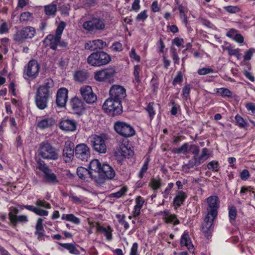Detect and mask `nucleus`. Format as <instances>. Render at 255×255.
<instances>
[{"label": "nucleus", "mask_w": 255, "mask_h": 255, "mask_svg": "<svg viewBox=\"0 0 255 255\" xmlns=\"http://www.w3.org/2000/svg\"><path fill=\"white\" fill-rule=\"evenodd\" d=\"M114 129L124 138L119 140L114 155L119 163L122 164L124 159H126L128 152V124L123 122H117L115 123Z\"/></svg>", "instance_id": "f257e3e1"}, {"label": "nucleus", "mask_w": 255, "mask_h": 255, "mask_svg": "<svg viewBox=\"0 0 255 255\" xmlns=\"http://www.w3.org/2000/svg\"><path fill=\"white\" fill-rule=\"evenodd\" d=\"M102 109L105 113L112 117L120 115L123 112L121 103L110 97L104 103Z\"/></svg>", "instance_id": "f03ea898"}, {"label": "nucleus", "mask_w": 255, "mask_h": 255, "mask_svg": "<svg viewBox=\"0 0 255 255\" xmlns=\"http://www.w3.org/2000/svg\"><path fill=\"white\" fill-rule=\"evenodd\" d=\"M111 60V56L104 51H97L90 54L87 62L93 66H101L108 64Z\"/></svg>", "instance_id": "7ed1b4c3"}, {"label": "nucleus", "mask_w": 255, "mask_h": 255, "mask_svg": "<svg viewBox=\"0 0 255 255\" xmlns=\"http://www.w3.org/2000/svg\"><path fill=\"white\" fill-rule=\"evenodd\" d=\"M37 152L39 156L45 159L55 160L59 156L56 149L47 142H42L39 144Z\"/></svg>", "instance_id": "20e7f679"}, {"label": "nucleus", "mask_w": 255, "mask_h": 255, "mask_svg": "<svg viewBox=\"0 0 255 255\" xmlns=\"http://www.w3.org/2000/svg\"><path fill=\"white\" fill-rule=\"evenodd\" d=\"M65 26V22L61 21L56 29L55 34H49L45 38L44 42L46 43L47 45L48 44L50 49L53 50H56L58 42L61 40V36Z\"/></svg>", "instance_id": "39448f33"}, {"label": "nucleus", "mask_w": 255, "mask_h": 255, "mask_svg": "<svg viewBox=\"0 0 255 255\" xmlns=\"http://www.w3.org/2000/svg\"><path fill=\"white\" fill-rule=\"evenodd\" d=\"M83 28L91 33L103 30L105 28V20L100 17H92L83 23Z\"/></svg>", "instance_id": "423d86ee"}, {"label": "nucleus", "mask_w": 255, "mask_h": 255, "mask_svg": "<svg viewBox=\"0 0 255 255\" xmlns=\"http://www.w3.org/2000/svg\"><path fill=\"white\" fill-rule=\"evenodd\" d=\"M38 168L43 172L44 175L43 180L45 183L50 184H55L58 183L56 175L46 165L45 162L41 159L37 161Z\"/></svg>", "instance_id": "0eeeda50"}, {"label": "nucleus", "mask_w": 255, "mask_h": 255, "mask_svg": "<svg viewBox=\"0 0 255 255\" xmlns=\"http://www.w3.org/2000/svg\"><path fill=\"white\" fill-rule=\"evenodd\" d=\"M40 65L35 60H31L25 66L23 72V77L25 79L33 80L38 75Z\"/></svg>", "instance_id": "6e6552de"}, {"label": "nucleus", "mask_w": 255, "mask_h": 255, "mask_svg": "<svg viewBox=\"0 0 255 255\" xmlns=\"http://www.w3.org/2000/svg\"><path fill=\"white\" fill-rule=\"evenodd\" d=\"M89 141L93 149L100 153H105L107 151V146L103 138L97 134L91 135Z\"/></svg>", "instance_id": "1a4fd4ad"}, {"label": "nucleus", "mask_w": 255, "mask_h": 255, "mask_svg": "<svg viewBox=\"0 0 255 255\" xmlns=\"http://www.w3.org/2000/svg\"><path fill=\"white\" fill-rule=\"evenodd\" d=\"M35 28L31 26H26L18 31L13 35V40L16 42L22 43L27 38H32L35 34Z\"/></svg>", "instance_id": "9d476101"}, {"label": "nucleus", "mask_w": 255, "mask_h": 255, "mask_svg": "<svg viewBox=\"0 0 255 255\" xmlns=\"http://www.w3.org/2000/svg\"><path fill=\"white\" fill-rule=\"evenodd\" d=\"M206 201L207 203V215L217 217L220 206V201L218 197L211 196L206 199Z\"/></svg>", "instance_id": "9b49d317"}, {"label": "nucleus", "mask_w": 255, "mask_h": 255, "mask_svg": "<svg viewBox=\"0 0 255 255\" xmlns=\"http://www.w3.org/2000/svg\"><path fill=\"white\" fill-rule=\"evenodd\" d=\"M115 73V70L113 68H105L97 71L95 73L94 78L97 81L110 82Z\"/></svg>", "instance_id": "f8f14e48"}, {"label": "nucleus", "mask_w": 255, "mask_h": 255, "mask_svg": "<svg viewBox=\"0 0 255 255\" xmlns=\"http://www.w3.org/2000/svg\"><path fill=\"white\" fill-rule=\"evenodd\" d=\"M110 98L120 102L127 96L126 89L119 85H113L109 90Z\"/></svg>", "instance_id": "ddd939ff"}, {"label": "nucleus", "mask_w": 255, "mask_h": 255, "mask_svg": "<svg viewBox=\"0 0 255 255\" xmlns=\"http://www.w3.org/2000/svg\"><path fill=\"white\" fill-rule=\"evenodd\" d=\"M50 94H46L44 91H36L35 96V103L40 110H44L47 107L48 99Z\"/></svg>", "instance_id": "4468645a"}, {"label": "nucleus", "mask_w": 255, "mask_h": 255, "mask_svg": "<svg viewBox=\"0 0 255 255\" xmlns=\"http://www.w3.org/2000/svg\"><path fill=\"white\" fill-rule=\"evenodd\" d=\"M76 157L83 161H87L90 156L89 147L85 144H78L75 148Z\"/></svg>", "instance_id": "2eb2a0df"}, {"label": "nucleus", "mask_w": 255, "mask_h": 255, "mask_svg": "<svg viewBox=\"0 0 255 255\" xmlns=\"http://www.w3.org/2000/svg\"><path fill=\"white\" fill-rule=\"evenodd\" d=\"M83 100L88 104H93L97 101V96L89 86H83L80 90Z\"/></svg>", "instance_id": "dca6fc26"}, {"label": "nucleus", "mask_w": 255, "mask_h": 255, "mask_svg": "<svg viewBox=\"0 0 255 255\" xmlns=\"http://www.w3.org/2000/svg\"><path fill=\"white\" fill-rule=\"evenodd\" d=\"M74 144L70 140L65 141L63 149V156L65 162L71 161L74 156Z\"/></svg>", "instance_id": "f3484780"}, {"label": "nucleus", "mask_w": 255, "mask_h": 255, "mask_svg": "<svg viewBox=\"0 0 255 255\" xmlns=\"http://www.w3.org/2000/svg\"><path fill=\"white\" fill-rule=\"evenodd\" d=\"M68 90L65 88L59 89L56 94V103L59 108L65 106L68 99Z\"/></svg>", "instance_id": "a211bd4d"}, {"label": "nucleus", "mask_w": 255, "mask_h": 255, "mask_svg": "<svg viewBox=\"0 0 255 255\" xmlns=\"http://www.w3.org/2000/svg\"><path fill=\"white\" fill-rule=\"evenodd\" d=\"M217 217L206 215L202 225V230L206 234H210L213 230V223Z\"/></svg>", "instance_id": "6ab92c4d"}, {"label": "nucleus", "mask_w": 255, "mask_h": 255, "mask_svg": "<svg viewBox=\"0 0 255 255\" xmlns=\"http://www.w3.org/2000/svg\"><path fill=\"white\" fill-rule=\"evenodd\" d=\"M77 124L74 120L65 119L62 120L59 123L60 128L64 131H75Z\"/></svg>", "instance_id": "aec40b11"}, {"label": "nucleus", "mask_w": 255, "mask_h": 255, "mask_svg": "<svg viewBox=\"0 0 255 255\" xmlns=\"http://www.w3.org/2000/svg\"><path fill=\"white\" fill-rule=\"evenodd\" d=\"M70 105L73 111L78 115H81L85 109L84 104L77 97H74L71 100Z\"/></svg>", "instance_id": "412c9836"}, {"label": "nucleus", "mask_w": 255, "mask_h": 255, "mask_svg": "<svg viewBox=\"0 0 255 255\" xmlns=\"http://www.w3.org/2000/svg\"><path fill=\"white\" fill-rule=\"evenodd\" d=\"M106 46V42L101 39L90 41L85 44V48L90 51H94L97 49H103Z\"/></svg>", "instance_id": "4be33fe9"}, {"label": "nucleus", "mask_w": 255, "mask_h": 255, "mask_svg": "<svg viewBox=\"0 0 255 255\" xmlns=\"http://www.w3.org/2000/svg\"><path fill=\"white\" fill-rule=\"evenodd\" d=\"M99 175L104 176V179H112L115 176V171L109 164L104 163L102 165Z\"/></svg>", "instance_id": "5701e85b"}, {"label": "nucleus", "mask_w": 255, "mask_h": 255, "mask_svg": "<svg viewBox=\"0 0 255 255\" xmlns=\"http://www.w3.org/2000/svg\"><path fill=\"white\" fill-rule=\"evenodd\" d=\"M43 219L38 218L35 226V231L34 234L37 236V239L39 241H44L45 230L44 229L43 224Z\"/></svg>", "instance_id": "b1692460"}, {"label": "nucleus", "mask_w": 255, "mask_h": 255, "mask_svg": "<svg viewBox=\"0 0 255 255\" xmlns=\"http://www.w3.org/2000/svg\"><path fill=\"white\" fill-rule=\"evenodd\" d=\"M180 245L182 246H186L190 253H194V246L192 244L187 232H184L182 235L180 240Z\"/></svg>", "instance_id": "393cba45"}, {"label": "nucleus", "mask_w": 255, "mask_h": 255, "mask_svg": "<svg viewBox=\"0 0 255 255\" xmlns=\"http://www.w3.org/2000/svg\"><path fill=\"white\" fill-rule=\"evenodd\" d=\"M55 124V120L52 117H44L38 122L37 127L40 129H45L53 126Z\"/></svg>", "instance_id": "a878e982"}, {"label": "nucleus", "mask_w": 255, "mask_h": 255, "mask_svg": "<svg viewBox=\"0 0 255 255\" xmlns=\"http://www.w3.org/2000/svg\"><path fill=\"white\" fill-rule=\"evenodd\" d=\"M54 86V82L52 79L51 78L46 79L44 83L40 85L37 89V91L41 92V91H44L47 94H50V89Z\"/></svg>", "instance_id": "bb28decb"}, {"label": "nucleus", "mask_w": 255, "mask_h": 255, "mask_svg": "<svg viewBox=\"0 0 255 255\" xmlns=\"http://www.w3.org/2000/svg\"><path fill=\"white\" fill-rule=\"evenodd\" d=\"M77 174L80 178L85 180L86 177H96L95 175L93 174V172L88 170L83 167H79L77 169Z\"/></svg>", "instance_id": "cd10ccee"}, {"label": "nucleus", "mask_w": 255, "mask_h": 255, "mask_svg": "<svg viewBox=\"0 0 255 255\" xmlns=\"http://www.w3.org/2000/svg\"><path fill=\"white\" fill-rule=\"evenodd\" d=\"M9 219L13 226H16L17 222H26L28 221L27 218L25 215L16 216L9 212L8 214Z\"/></svg>", "instance_id": "c85d7f7f"}, {"label": "nucleus", "mask_w": 255, "mask_h": 255, "mask_svg": "<svg viewBox=\"0 0 255 255\" xmlns=\"http://www.w3.org/2000/svg\"><path fill=\"white\" fill-rule=\"evenodd\" d=\"M73 77L75 81L83 83L88 79V74L86 71L79 70L75 72Z\"/></svg>", "instance_id": "c756f323"}, {"label": "nucleus", "mask_w": 255, "mask_h": 255, "mask_svg": "<svg viewBox=\"0 0 255 255\" xmlns=\"http://www.w3.org/2000/svg\"><path fill=\"white\" fill-rule=\"evenodd\" d=\"M186 198L187 196L184 192L178 191L173 200L174 206L178 207L181 206Z\"/></svg>", "instance_id": "7c9ffc66"}, {"label": "nucleus", "mask_w": 255, "mask_h": 255, "mask_svg": "<svg viewBox=\"0 0 255 255\" xmlns=\"http://www.w3.org/2000/svg\"><path fill=\"white\" fill-rule=\"evenodd\" d=\"M144 201L140 196H138L135 199V205L134 207V211H133V216L134 217L138 216L140 213V210L143 206Z\"/></svg>", "instance_id": "2f4dec72"}, {"label": "nucleus", "mask_w": 255, "mask_h": 255, "mask_svg": "<svg viewBox=\"0 0 255 255\" xmlns=\"http://www.w3.org/2000/svg\"><path fill=\"white\" fill-rule=\"evenodd\" d=\"M102 165L99 160L95 159L92 160L89 164L90 171H93L99 175Z\"/></svg>", "instance_id": "473e14b6"}, {"label": "nucleus", "mask_w": 255, "mask_h": 255, "mask_svg": "<svg viewBox=\"0 0 255 255\" xmlns=\"http://www.w3.org/2000/svg\"><path fill=\"white\" fill-rule=\"evenodd\" d=\"M45 14L48 16H54L57 11V5L51 3L44 6Z\"/></svg>", "instance_id": "72a5a7b5"}, {"label": "nucleus", "mask_w": 255, "mask_h": 255, "mask_svg": "<svg viewBox=\"0 0 255 255\" xmlns=\"http://www.w3.org/2000/svg\"><path fill=\"white\" fill-rule=\"evenodd\" d=\"M59 245L63 248L68 250L71 254L75 255H79V251L76 249L75 246L72 244L69 243H59Z\"/></svg>", "instance_id": "f704fd0d"}, {"label": "nucleus", "mask_w": 255, "mask_h": 255, "mask_svg": "<svg viewBox=\"0 0 255 255\" xmlns=\"http://www.w3.org/2000/svg\"><path fill=\"white\" fill-rule=\"evenodd\" d=\"M189 148V144L185 143L180 147L173 149V152L178 154L181 153L186 154L188 153Z\"/></svg>", "instance_id": "c9c22d12"}, {"label": "nucleus", "mask_w": 255, "mask_h": 255, "mask_svg": "<svg viewBox=\"0 0 255 255\" xmlns=\"http://www.w3.org/2000/svg\"><path fill=\"white\" fill-rule=\"evenodd\" d=\"M148 16V10L144 9L136 15L135 18V20L137 22H144L147 18Z\"/></svg>", "instance_id": "e433bc0d"}, {"label": "nucleus", "mask_w": 255, "mask_h": 255, "mask_svg": "<svg viewBox=\"0 0 255 255\" xmlns=\"http://www.w3.org/2000/svg\"><path fill=\"white\" fill-rule=\"evenodd\" d=\"M209 157V150L208 149L205 147L203 148L201 154L198 156H197V159L199 161H200V164L204 162L205 160H206Z\"/></svg>", "instance_id": "4c0bfd02"}, {"label": "nucleus", "mask_w": 255, "mask_h": 255, "mask_svg": "<svg viewBox=\"0 0 255 255\" xmlns=\"http://www.w3.org/2000/svg\"><path fill=\"white\" fill-rule=\"evenodd\" d=\"M33 19L32 14L29 12L26 11L22 12L19 18L20 22H25L28 21H31Z\"/></svg>", "instance_id": "58836bf2"}, {"label": "nucleus", "mask_w": 255, "mask_h": 255, "mask_svg": "<svg viewBox=\"0 0 255 255\" xmlns=\"http://www.w3.org/2000/svg\"><path fill=\"white\" fill-rule=\"evenodd\" d=\"M217 93H219L222 97L228 98L232 97V92L228 89L221 88L217 89Z\"/></svg>", "instance_id": "ea45409f"}, {"label": "nucleus", "mask_w": 255, "mask_h": 255, "mask_svg": "<svg viewBox=\"0 0 255 255\" xmlns=\"http://www.w3.org/2000/svg\"><path fill=\"white\" fill-rule=\"evenodd\" d=\"M129 56L132 62L139 63L140 61V56L136 52L135 49L132 47L129 53Z\"/></svg>", "instance_id": "a19ab883"}, {"label": "nucleus", "mask_w": 255, "mask_h": 255, "mask_svg": "<svg viewBox=\"0 0 255 255\" xmlns=\"http://www.w3.org/2000/svg\"><path fill=\"white\" fill-rule=\"evenodd\" d=\"M148 185L153 190H156L160 187L161 182L160 180L153 178L150 179Z\"/></svg>", "instance_id": "79ce46f5"}, {"label": "nucleus", "mask_w": 255, "mask_h": 255, "mask_svg": "<svg viewBox=\"0 0 255 255\" xmlns=\"http://www.w3.org/2000/svg\"><path fill=\"white\" fill-rule=\"evenodd\" d=\"M226 50H227L230 56H235L237 57L238 59L240 58V54L239 49H234L231 46H228L226 47Z\"/></svg>", "instance_id": "37998d69"}, {"label": "nucleus", "mask_w": 255, "mask_h": 255, "mask_svg": "<svg viewBox=\"0 0 255 255\" xmlns=\"http://www.w3.org/2000/svg\"><path fill=\"white\" fill-rule=\"evenodd\" d=\"M235 121L239 127L242 128H245L247 126V123L244 119L239 115H237L235 117Z\"/></svg>", "instance_id": "c03bdc74"}, {"label": "nucleus", "mask_w": 255, "mask_h": 255, "mask_svg": "<svg viewBox=\"0 0 255 255\" xmlns=\"http://www.w3.org/2000/svg\"><path fill=\"white\" fill-rule=\"evenodd\" d=\"M224 9L230 13H235L240 11L241 8L238 6L229 5L224 7Z\"/></svg>", "instance_id": "a18cd8bd"}, {"label": "nucleus", "mask_w": 255, "mask_h": 255, "mask_svg": "<svg viewBox=\"0 0 255 255\" xmlns=\"http://www.w3.org/2000/svg\"><path fill=\"white\" fill-rule=\"evenodd\" d=\"M229 216L231 222L235 220L237 217V209L235 206H231L229 208Z\"/></svg>", "instance_id": "49530a36"}, {"label": "nucleus", "mask_w": 255, "mask_h": 255, "mask_svg": "<svg viewBox=\"0 0 255 255\" xmlns=\"http://www.w3.org/2000/svg\"><path fill=\"white\" fill-rule=\"evenodd\" d=\"M127 190V187L125 186L123 187L122 188H121V189L118 192L111 194L110 195V196L116 198H120L123 196V195H125Z\"/></svg>", "instance_id": "de8ad7c7"}, {"label": "nucleus", "mask_w": 255, "mask_h": 255, "mask_svg": "<svg viewBox=\"0 0 255 255\" xmlns=\"http://www.w3.org/2000/svg\"><path fill=\"white\" fill-rule=\"evenodd\" d=\"M183 81V75L181 72H178L175 78H174L172 84L175 86L177 84H181Z\"/></svg>", "instance_id": "09e8293b"}, {"label": "nucleus", "mask_w": 255, "mask_h": 255, "mask_svg": "<svg viewBox=\"0 0 255 255\" xmlns=\"http://www.w3.org/2000/svg\"><path fill=\"white\" fill-rule=\"evenodd\" d=\"M219 165L218 161H212L208 164L207 167L209 170L217 171L219 170Z\"/></svg>", "instance_id": "8fccbe9b"}, {"label": "nucleus", "mask_w": 255, "mask_h": 255, "mask_svg": "<svg viewBox=\"0 0 255 255\" xmlns=\"http://www.w3.org/2000/svg\"><path fill=\"white\" fill-rule=\"evenodd\" d=\"M148 163H149V160L147 158L144 161V164L142 165V166L140 169V171L139 175H138L139 178L141 179L143 176L144 173L145 172H146V171H147V170L148 169Z\"/></svg>", "instance_id": "3c124183"}, {"label": "nucleus", "mask_w": 255, "mask_h": 255, "mask_svg": "<svg viewBox=\"0 0 255 255\" xmlns=\"http://www.w3.org/2000/svg\"><path fill=\"white\" fill-rule=\"evenodd\" d=\"M165 221L167 223H172L174 225H177L179 223V220L177 219L175 215H170L165 218Z\"/></svg>", "instance_id": "603ef678"}, {"label": "nucleus", "mask_w": 255, "mask_h": 255, "mask_svg": "<svg viewBox=\"0 0 255 255\" xmlns=\"http://www.w3.org/2000/svg\"><path fill=\"white\" fill-rule=\"evenodd\" d=\"M65 219L66 220L72 222L76 224H79L80 222L79 219L72 214H66Z\"/></svg>", "instance_id": "864d4df0"}, {"label": "nucleus", "mask_w": 255, "mask_h": 255, "mask_svg": "<svg viewBox=\"0 0 255 255\" xmlns=\"http://www.w3.org/2000/svg\"><path fill=\"white\" fill-rule=\"evenodd\" d=\"M200 164V161L197 159V156H194L186 165L188 168H193L195 166H198Z\"/></svg>", "instance_id": "5fc2aeb1"}, {"label": "nucleus", "mask_w": 255, "mask_h": 255, "mask_svg": "<svg viewBox=\"0 0 255 255\" xmlns=\"http://www.w3.org/2000/svg\"><path fill=\"white\" fill-rule=\"evenodd\" d=\"M153 102H150L146 109V110L148 112L149 117L151 119H152L155 115V112L153 109Z\"/></svg>", "instance_id": "6e6d98bb"}, {"label": "nucleus", "mask_w": 255, "mask_h": 255, "mask_svg": "<svg viewBox=\"0 0 255 255\" xmlns=\"http://www.w3.org/2000/svg\"><path fill=\"white\" fill-rule=\"evenodd\" d=\"M140 71V68L139 65H135L134 66L133 75L134 76V81L137 83H139L140 82L139 76Z\"/></svg>", "instance_id": "4d7b16f0"}, {"label": "nucleus", "mask_w": 255, "mask_h": 255, "mask_svg": "<svg viewBox=\"0 0 255 255\" xmlns=\"http://www.w3.org/2000/svg\"><path fill=\"white\" fill-rule=\"evenodd\" d=\"M198 74L200 75H205L210 73H214V70L211 68H203L198 70Z\"/></svg>", "instance_id": "13d9d810"}, {"label": "nucleus", "mask_w": 255, "mask_h": 255, "mask_svg": "<svg viewBox=\"0 0 255 255\" xmlns=\"http://www.w3.org/2000/svg\"><path fill=\"white\" fill-rule=\"evenodd\" d=\"M111 48L113 51L116 52H121L123 49L122 44L119 42H115L113 43Z\"/></svg>", "instance_id": "bf43d9fd"}, {"label": "nucleus", "mask_w": 255, "mask_h": 255, "mask_svg": "<svg viewBox=\"0 0 255 255\" xmlns=\"http://www.w3.org/2000/svg\"><path fill=\"white\" fill-rule=\"evenodd\" d=\"M188 152H191L194 156H197L199 152V148L196 145L189 144Z\"/></svg>", "instance_id": "052dcab7"}, {"label": "nucleus", "mask_w": 255, "mask_h": 255, "mask_svg": "<svg viewBox=\"0 0 255 255\" xmlns=\"http://www.w3.org/2000/svg\"><path fill=\"white\" fill-rule=\"evenodd\" d=\"M255 52V49L254 48H250L249 49L246 53H245V55L244 57V60L248 61L250 60L253 53Z\"/></svg>", "instance_id": "680f3d73"}, {"label": "nucleus", "mask_w": 255, "mask_h": 255, "mask_svg": "<svg viewBox=\"0 0 255 255\" xmlns=\"http://www.w3.org/2000/svg\"><path fill=\"white\" fill-rule=\"evenodd\" d=\"M116 217L118 220V221L120 223H121L124 225V227L126 229L128 228V223L125 221V219L126 218V215L125 214L120 215L117 214Z\"/></svg>", "instance_id": "e2e57ef3"}, {"label": "nucleus", "mask_w": 255, "mask_h": 255, "mask_svg": "<svg viewBox=\"0 0 255 255\" xmlns=\"http://www.w3.org/2000/svg\"><path fill=\"white\" fill-rule=\"evenodd\" d=\"M139 3L140 0H134L131 4V10H133L136 12H138L140 8Z\"/></svg>", "instance_id": "0e129e2a"}, {"label": "nucleus", "mask_w": 255, "mask_h": 255, "mask_svg": "<svg viewBox=\"0 0 255 255\" xmlns=\"http://www.w3.org/2000/svg\"><path fill=\"white\" fill-rule=\"evenodd\" d=\"M191 86L189 84H186L182 89V96L184 97H187L190 92Z\"/></svg>", "instance_id": "69168bd1"}, {"label": "nucleus", "mask_w": 255, "mask_h": 255, "mask_svg": "<svg viewBox=\"0 0 255 255\" xmlns=\"http://www.w3.org/2000/svg\"><path fill=\"white\" fill-rule=\"evenodd\" d=\"M240 176L243 180H247L250 177V174L247 169H244L240 173Z\"/></svg>", "instance_id": "338daca9"}, {"label": "nucleus", "mask_w": 255, "mask_h": 255, "mask_svg": "<svg viewBox=\"0 0 255 255\" xmlns=\"http://www.w3.org/2000/svg\"><path fill=\"white\" fill-rule=\"evenodd\" d=\"M245 106L248 111H251L253 114L255 113V103L249 102L246 103Z\"/></svg>", "instance_id": "774afa93"}]
</instances>
